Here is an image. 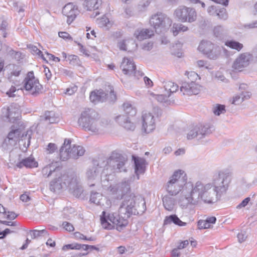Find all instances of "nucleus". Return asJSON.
I'll list each match as a JSON object with an SVG mask.
<instances>
[{
	"mask_svg": "<svg viewBox=\"0 0 257 257\" xmlns=\"http://www.w3.org/2000/svg\"><path fill=\"white\" fill-rule=\"evenodd\" d=\"M123 200L118 209V213H110L106 215L103 211L100 216L101 223L104 229H116L120 231L128 223V218L132 215H142L146 210V202L140 196L134 194L122 195Z\"/></svg>",
	"mask_w": 257,
	"mask_h": 257,
	"instance_id": "1",
	"label": "nucleus"
},
{
	"mask_svg": "<svg viewBox=\"0 0 257 257\" xmlns=\"http://www.w3.org/2000/svg\"><path fill=\"white\" fill-rule=\"evenodd\" d=\"M45 178H53L50 182V190L53 192L68 188L69 191L76 197H79L83 191L80 178L74 172H67L57 162L52 163L42 170Z\"/></svg>",
	"mask_w": 257,
	"mask_h": 257,
	"instance_id": "2",
	"label": "nucleus"
},
{
	"mask_svg": "<svg viewBox=\"0 0 257 257\" xmlns=\"http://www.w3.org/2000/svg\"><path fill=\"white\" fill-rule=\"evenodd\" d=\"M127 160L126 158L121 154L112 152L111 156L106 159V161L102 159L94 160L92 161V165L90 166L86 172V177L89 181L94 182L98 180L103 167L102 164H104V170H110V172H126V169L125 164Z\"/></svg>",
	"mask_w": 257,
	"mask_h": 257,
	"instance_id": "3",
	"label": "nucleus"
},
{
	"mask_svg": "<svg viewBox=\"0 0 257 257\" xmlns=\"http://www.w3.org/2000/svg\"><path fill=\"white\" fill-rule=\"evenodd\" d=\"M78 123L86 131L97 133L109 123L108 120L100 118L99 114L93 109L88 108L81 112Z\"/></svg>",
	"mask_w": 257,
	"mask_h": 257,
	"instance_id": "4",
	"label": "nucleus"
},
{
	"mask_svg": "<svg viewBox=\"0 0 257 257\" xmlns=\"http://www.w3.org/2000/svg\"><path fill=\"white\" fill-rule=\"evenodd\" d=\"M192 200L194 202H198L200 200L204 203L212 204L219 200L221 197L213 188L212 184H203L200 181H197L193 185Z\"/></svg>",
	"mask_w": 257,
	"mask_h": 257,
	"instance_id": "5",
	"label": "nucleus"
},
{
	"mask_svg": "<svg viewBox=\"0 0 257 257\" xmlns=\"http://www.w3.org/2000/svg\"><path fill=\"white\" fill-rule=\"evenodd\" d=\"M187 178L184 172L179 170L174 173L168 182L166 190L171 196H175L182 189L186 190Z\"/></svg>",
	"mask_w": 257,
	"mask_h": 257,
	"instance_id": "6",
	"label": "nucleus"
},
{
	"mask_svg": "<svg viewBox=\"0 0 257 257\" xmlns=\"http://www.w3.org/2000/svg\"><path fill=\"white\" fill-rule=\"evenodd\" d=\"M21 130L20 128H15V126L12 125L11 126V131L8 134L7 138L5 139L4 141L3 146H14L16 144L17 142L20 140V138H21L22 141L25 140H27V145L26 143L25 142L24 145L26 148L28 147L30 145V141L32 138L33 131L31 130H28L21 136Z\"/></svg>",
	"mask_w": 257,
	"mask_h": 257,
	"instance_id": "7",
	"label": "nucleus"
},
{
	"mask_svg": "<svg viewBox=\"0 0 257 257\" xmlns=\"http://www.w3.org/2000/svg\"><path fill=\"white\" fill-rule=\"evenodd\" d=\"M185 75L187 76V80L182 82L180 91L184 95L198 94L201 90V86L195 83L198 75L194 71L186 72Z\"/></svg>",
	"mask_w": 257,
	"mask_h": 257,
	"instance_id": "8",
	"label": "nucleus"
},
{
	"mask_svg": "<svg viewBox=\"0 0 257 257\" xmlns=\"http://www.w3.org/2000/svg\"><path fill=\"white\" fill-rule=\"evenodd\" d=\"M231 181V178L228 173L219 172L215 174L212 178V184L213 188L220 197L226 193Z\"/></svg>",
	"mask_w": 257,
	"mask_h": 257,
	"instance_id": "9",
	"label": "nucleus"
},
{
	"mask_svg": "<svg viewBox=\"0 0 257 257\" xmlns=\"http://www.w3.org/2000/svg\"><path fill=\"white\" fill-rule=\"evenodd\" d=\"M213 127L209 124L197 125L189 128L186 134L187 140L200 141L212 133Z\"/></svg>",
	"mask_w": 257,
	"mask_h": 257,
	"instance_id": "10",
	"label": "nucleus"
},
{
	"mask_svg": "<svg viewBox=\"0 0 257 257\" xmlns=\"http://www.w3.org/2000/svg\"><path fill=\"white\" fill-rule=\"evenodd\" d=\"M171 19L165 14L158 13L152 16L150 23L155 30L156 33L160 34L169 28L172 24Z\"/></svg>",
	"mask_w": 257,
	"mask_h": 257,
	"instance_id": "11",
	"label": "nucleus"
},
{
	"mask_svg": "<svg viewBox=\"0 0 257 257\" xmlns=\"http://www.w3.org/2000/svg\"><path fill=\"white\" fill-rule=\"evenodd\" d=\"M174 15L181 22L193 23L197 19V13L194 8L180 6L174 12Z\"/></svg>",
	"mask_w": 257,
	"mask_h": 257,
	"instance_id": "12",
	"label": "nucleus"
},
{
	"mask_svg": "<svg viewBox=\"0 0 257 257\" xmlns=\"http://www.w3.org/2000/svg\"><path fill=\"white\" fill-rule=\"evenodd\" d=\"M108 89L106 90L107 93L102 89L91 92L89 97L90 101L94 103L103 102L107 98L109 99L110 102L115 100L116 95L114 93L112 86L108 85Z\"/></svg>",
	"mask_w": 257,
	"mask_h": 257,
	"instance_id": "13",
	"label": "nucleus"
},
{
	"mask_svg": "<svg viewBox=\"0 0 257 257\" xmlns=\"http://www.w3.org/2000/svg\"><path fill=\"white\" fill-rule=\"evenodd\" d=\"M198 50L210 59L215 60L220 54V48L215 46L208 41H202L198 47Z\"/></svg>",
	"mask_w": 257,
	"mask_h": 257,
	"instance_id": "14",
	"label": "nucleus"
},
{
	"mask_svg": "<svg viewBox=\"0 0 257 257\" xmlns=\"http://www.w3.org/2000/svg\"><path fill=\"white\" fill-rule=\"evenodd\" d=\"M24 87L26 90L30 91L31 94L34 96L37 95L42 88L38 79L35 78L33 71L28 73L26 77L24 80Z\"/></svg>",
	"mask_w": 257,
	"mask_h": 257,
	"instance_id": "15",
	"label": "nucleus"
},
{
	"mask_svg": "<svg viewBox=\"0 0 257 257\" xmlns=\"http://www.w3.org/2000/svg\"><path fill=\"white\" fill-rule=\"evenodd\" d=\"M182 193H183V195L179 199V204L182 208H187L190 204L194 205L198 203H194L192 200L193 184L191 182L186 184V190L183 189Z\"/></svg>",
	"mask_w": 257,
	"mask_h": 257,
	"instance_id": "16",
	"label": "nucleus"
},
{
	"mask_svg": "<svg viewBox=\"0 0 257 257\" xmlns=\"http://www.w3.org/2000/svg\"><path fill=\"white\" fill-rule=\"evenodd\" d=\"M252 59V56L249 53H243L238 55L233 62L232 68L238 71H242L247 67Z\"/></svg>",
	"mask_w": 257,
	"mask_h": 257,
	"instance_id": "17",
	"label": "nucleus"
},
{
	"mask_svg": "<svg viewBox=\"0 0 257 257\" xmlns=\"http://www.w3.org/2000/svg\"><path fill=\"white\" fill-rule=\"evenodd\" d=\"M2 112L6 118V121L11 123H15L19 119L20 112L17 104H12L7 108H3Z\"/></svg>",
	"mask_w": 257,
	"mask_h": 257,
	"instance_id": "18",
	"label": "nucleus"
},
{
	"mask_svg": "<svg viewBox=\"0 0 257 257\" xmlns=\"http://www.w3.org/2000/svg\"><path fill=\"white\" fill-rule=\"evenodd\" d=\"M142 130L147 134L152 132L156 127L154 116L150 112L143 113L142 116Z\"/></svg>",
	"mask_w": 257,
	"mask_h": 257,
	"instance_id": "19",
	"label": "nucleus"
},
{
	"mask_svg": "<svg viewBox=\"0 0 257 257\" xmlns=\"http://www.w3.org/2000/svg\"><path fill=\"white\" fill-rule=\"evenodd\" d=\"M62 14L67 17V22L69 25L75 19L79 14L77 7L72 4L69 3L66 5L62 9Z\"/></svg>",
	"mask_w": 257,
	"mask_h": 257,
	"instance_id": "20",
	"label": "nucleus"
},
{
	"mask_svg": "<svg viewBox=\"0 0 257 257\" xmlns=\"http://www.w3.org/2000/svg\"><path fill=\"white\" fill-rule=\"evenodd\" d=\"M120 68L124 74L137 76L136 67L133 61L126 58H124L120 65Z\"/></svg>",
	"mask_w": 257,
	"mask_h": 257,
	"instance_id": "21",
	"label": "nucleus"
},
{
	"mask_svg": "<svg viewBox=\"0 0 257 257\" xmlns=\"http://www.w3.org/2000/svg\"><path fill=\"white\" fill-rule=\"evenodd\" d=\"M116 121L127 130L134 131L136 127L135 124L132 122L130 117L124 114L117 116Z\"/></svg>",
	"mask_w": 257,
	"mask_h": 257,
	"instance_id": "22",
	"label": "nucleus"
},
{
	"mask_svg": "<svg viewBox=\"0 0 257 257\" xmlns=\"http://www.w3.org/2000/svg\"><path fill=\"white\" fill-rule=\"evenodd\" d=\"M71 141L70 140L65 139L63 146L60 149L59 155L60 159L65 161L69 158H71L70 153Z\"/></svg>",
	"mask_w": 257,
	"mask_h": 257,
	"instance_id": "23",
	"label": "nucleus"
},
{
	"mask_svg": "<svg viewBox=\"0 0 257 257\" xmlns=\"http://www.w3.org/2000/svg\"><path fill=\"white\" fill-rule=\"evenodd\" d=\"M135 163V173L137 176L138 179H139V175L145 172V160L139 157H133Z\"/></svg>",
	"mask_w": 257,
	"mask_h": 257,
	"instance_id": "24",
	"label": "nucleus"
},
{
	"mask_svg": "<svg viewBox=\"0 0 257 257\" xmlns=\"http://www.w3.org/2000/svg\"><path fill=\"white\" fill-rule=\"evenodd\" d=\"M41 121H45L49 123H57L59 121V117L52 111H46L43 115L40 116Z\"/></svg>",
	"mask_w": 257,
	"mask_h": 257,
	"instance_id": "25",
	"label": "nucleus"
},
{
	"mask_svg": "<svg viewBox=\"0 0 257 257\" xmlns=\"http://www.w3.org/2000/svg\"><path fill=\"white\" fill-rule=\"evenodd\" d=\"M38 165L37 162L35 161V159L31 157H28L22 161L18 162L16 164V166L19 168H22L25 166L27 168H33L37 167Z\"/></svg>",
	"mask_w": 257,
	"mask_h": 257,
	"instance_id": "26",
	"label": "nucleus"
},
{
	"mask_svg": "<svg viewBox=\"0 0 257 257\" xmlns=\"http://www.w3.org/2000/svg\"><path fill=\"white\" fill-rule=\"evenodd\" d=\"M172 223L180 226L186 225V223L182 221L176 214L166 216L164 219V225L170 224Z\"/></svg>",
	"mask_w": 257,
	"mask_h": 257,
	"instance_id": "27",
	"label": "nucleus"
},
{
	"mask_svg": "<svg viewBox=\"0 0 257 257\" xmlns=\"http://www.w3.org/2000/svg\"><path fill=\"white\" fill-rule=\"evenodd\" d=\"M101 5V0H84L83 4L84 8L90 11L98 9Z\"/></svg>",
	"mask_w": 257,
	"mask_h": 257,
	"instance_id": "28",
	"label": "nucleus"
},
{
	"mask_svg": "<svg viewBox=\"0 0 257 257\" xmlns=\"http://www.w3.org/2000/svg\"><path fill=\"white\" fill-rule=\"evenodd\" d=\"M135 35L138 40L142 41L151 38L154 35V31L149 29H143L140 31H138L137 32H136Z\"/></svg>",
	"mask_w": 257,
	"mask_h": 257,
	"instance_id": "29",
	"label": "nucleus"
},
{
	"mask_svg": "<svg viewBox=\"0 0 257 257\" xmlns=\"http://www.w3.org/2000/svg\"><path fill=\"white\" fill-rule=\"evenodd\" d=\"M170 195H166L163 198V205L165 208L168 211H172L176 204V200Z\"/></svg>",
	"mask_w": 257,
	"mask_h": 257,
	"instance_id": "30",
	"label": "nucleus"
},
{
	"mask_svg": "<svg viewBox=\"0 0 257 257\" xmlns=\"http://www.w3.org/2000/svg\"><path fill=\"white\" fill-rule=\"evenodd\" d=\"M71 158L77 159L79 156H82L85 153V150L82 146L74 145L70 149Z\"/></svg>",
	"mask_w": 257,
	"mask_h": 257,
	"instance_id": "31",
	"label": "nucleus"
},
{
	"mask_svg": "<svg viewBox=\"0 0 257 257\" xmlns=\"http://www.w3.org/2000/svg\"><path fill=\"white\" fill-rule=\"evenodd\" d=\"M177 84H175L172 81H167L164 82V88L168 96H170L172 93L176 92L178 89Z\"/></svg>",
	"mask_w": 257,
	"mask_h": 257,
	"instance_id": "32",
	"label": "nucleus"
},
{
	"mask_svg": "<svg viewBox=\"0 0 257 257\" xmlns=\"http://www.w3.org/2000/svg\"><path fill=\"white\" fill-rule=\"evenodd\" d=\"M122 107L125 114L127 115V116L133 117L136 114L137 109L131 104L128 102L124 103Z\"/></svg>",
	"mask_w": 257,
	"mask_h": 257,
	"instance_id": "33",
	"label": "nucleus"
},
{
	"mask_svg": "<svg viewBox=\"0 0 257 257\" xmlns=\"http://www.w3.org/2000/svg\"><path fill=\"white\" fill-rule=\"evenodd\" d=\"M151 95L159 102L164 103L166 104H170L173 103V101L168 100V98L170 96H168V94L166 93L164 94H155L152 93Z\"/></svg>",
	"mask_w": 257,
	"mask_h": 257,
	"instance_id": "34",
	"label": "nucleus"
},
{
	"mask_svg": "<svg viewBox=\"0 0 257 257\" xmlns=\"http://www.w3.org/2000/svg\"><path fill=\"white\" fill-rule=\"evenodd\" d=\"M214 35L219 39H223L226 35V30L221 26H217L214 29Z\"/></svg>",
	"mask_w": 257,
	"mask_h": 257,
	"instance_id": "35",
	"label": "nucleus"
},
{
	"mask_svg": "<svg viewBox=\"0 0 257 257\" xmlns=\"http://www.w3.org/2000/svg\"><path fill=\"white\" fill-rule=\"evenodd\" d=\"M225 45L231 49H235L237 51H240L243 47L242 44L234 40L226 41L225 43Z\"/></svg>",
	"mask_w": 257,
	"mask_h": 257,
	"instance_id": "36",
	"label": "nucleus"
},
{
	"mask_svg": "<svg viewBox=\"0 0 257 257\" xmlns=\"http://www.w3.org/2000/svg\"><path fill=\"white\" fill-rule=\"evenodd\" d=\"M102 196L97 192H92L90 195V201L97 205L101 204L100 200L102 199Z\"/></svg>",
	"mask_w": 257,
	"mask_h": 257,
	"instance_id": "37",
	"label": "nucleus"
},
{
	"mask_svg": "<svg viewBox=\"0 0 257 257\" xmlns=\"http://www.w3.org/2000/svg\"><path fill=\"white\" fill-rule=\"evenodd\" d=\"M173 29H175L173 30V34L174 36L177 35L180 31L185 32L188 30L187 27L180 24H174L173 25Z\"/></svg>",
	"mask_w": 257,
	"mask_h": 257,
	"instance_id": "38",
	"label": "nucleus"
},
{
	"mask_svg": "<svg viewBox=\"0 0 257 257\" xmlns=\"http://www.w3.org/2000/svg\"><path fill=\"white\" fill-rule=\"evenodd\" d=\"M213 112L216 115L224 113L226 112L225 105L219 104H216L213 108Z\"/></svg>",
	"mask_w": 257,
	"mask_h": 257,
	"instance_id": "39",
	"label": "nucleus"
},
{
	"mask_svg": "<svg viewBox=\"0 0 257 257\" xmlns=\"http://www.w3.org/2000/svg\"><path fill=\"white\" fill-rule=\"evenodd\" d=\"M132 43V44L134 43L133 40L132 39H128V40H123L120 41L117 43V47L120 50L122 51H126V45L128 44Z\"/></svg>",
	"mask_w": 257,
	"mask_h": 257,
	"instance_id": "40",
	"label": "nucleus"
},
{
	"mask_svg": "<svg viewBox=\"0 0 257 257\" xmlns=\"http://www.w3.org/2000/svg\"><path fill=\"white\" fill-rule=\"evenodd\" d=\"M82 249V244L77 243H73L71 244H68L63 246L62 249L63 250H67L68 249Z\"/></svg>",
	"mask_w": 257,
	"mask_h": 257,
	"instance_id": "41",
	"label": "nucleus"
},
{
	"mask_svg": "<svg viewBox=\"0 0 257 257\" xmlns=\"http://www.w3.org/2000/svg\"><path fill=\"white\" fill-rule=\"evenodd\" d=\"M31 231L33 232V233L32 234V237L33 238H35L40 236H44L49 235L48 231L45 229H42L40 230H34Z\"/></svg>",
	"mask_w": 257,
	"mask_h": 257,
	"instance_id": "42",
	"label": "nucleus"
},
{
	"mask_svg": "<svg viewBox=\"0 0 257 257\" xmlns=\"http://www.w3.org/2000/svg\"><path fill=\"white\" fill-rule=\"evenodd\" d=\"M9 24L6 21H3L0 26V31L3 34L4 38L7 37V31L8 30Z\"/></svg>",
	"mask_w": 257,
	"mask_h": 257,
	"instance_id": "43",
	"label": "nucleus"
},
{
	"mask_svg": "<svg viewBox=\"0 0 257 257\" xmlns=\"http://www.w3.org/2000/svg\"><path fill=\"white\" fill-rule=\"evenodd\" d=\"M122 193H127L130 190V186L128 181L122 182L121 184Z\"/></svg>",
	"mask_w": 257,
	"mask_h": 257,
	"instance_id": "44",
	"label": "nucleus"
},
{
	"mask_svg": "<svg viewBox=\"0 0 257 257\" xmlns=\"http://www.w3.org/2000/svg\"><path fill=\"white\" fill-rule=\"evenodd\" d=\"M216 15L218 17L219 19L222 20H226L227 18V15L226 13V10L224 9H221L218 13H216Z\"/></svg>",
	"mask_w": 257,
	"mask_h": 257,
	"instance_id": "45",
	"label": "nucleus"
},
{
	"mask_svg": "<svg viewBox=\"0 0 257 257\" xmlns=\"http://www.w3.org/2000/svg\"><path fill=\"white\" fill-rule=\"evenodd\" d=\"M198 226L199 229H205L210 228L211 225H209L205 220H200L198 222Z\"/></svg>",
	"mask_w": 257,
	"mask_h": 257,
	"instance_id": "46",
	"label": "nucleus"
},
{
	"mask_svg": "<svg viewBox=\"0 0 257 257\" xmlns=\"http://www.w3.org/2000/svg\"><path fill=\"white\" fill-rule=\"evenodd\" d=\"M243 101V98H242L241 95H236L233 97L232 103L235 105H238Z\"/></svg>",
	"mask_w": 257,
	"mask_h": 257,
	"instance_id": "47",
	"label": "nucleus"
},
{
	"mask_svg": "<svg viewBox=\"0 0 257 257\" xmlns=\"http://www.w3.org/2000/svg\"><path fill=\"white\" fill-rule=\"evenodd\" d=\"M57 150L56 145L54 143H49L47 146V151L49 154H52Z\"/></svg>",
	"mask_w": 257,
	"mask_h": 257,
	"instance_id": "48",
	"label": "nucleus"
},
{
	"mask_svg": "<svg viewBox=\"0 0 257 257\" xmlns=\"http://www.w3.org/2000/svg\"><path fill=\"white\" fill-rule=\"evenodd\" d=\"M62 225L63 226L64 228H65L67 231H72L74 230L73 226L68 222H64Z\"/></svg>",
	"mask_w": 257,
	"mask_h": 257,
	"instance_id": "49",
	"label": "nucleus"
},
{
	"mask_svg": "<svg viewBox=\"0 0 257 257\" xmlns=\"http://www.w3.org/2000/svg\"><path fill=\"white\" fill-rule=\"evenodd\" d=\"M247 237L246 233L245 231H241L237 234V238L239 242H242L246 239Z\"/></svg>",
	"mask_w": 257,
	"mask_h": 257,
	"instance_id": "50",
	"label": "nucleus"
},
{
	"mask_svg": "<svg viewBox=\"0 0 257 257\" xmlns=\"http://www.w3.org/2000/svg\"><path fill=\"white\" fill-rule=\"evenodd\" d=\"M5 47L6 48V51H7L8 54L10 55L11 56H13L14 55H17L19 54V52L15 51L14 50H13L12 48L10 47L8 45H5Z\"/></svg>",
	"mask_w": 257,
	"mask_h": 257,
	"instance_id": "51",
	"label": "nucleus"
},
{
	"mask_svg": "<svg viewBox=\"0 0 257 257\" xmlns=\"http://www.w3.org/2000/svg\"><path fill=\"white\" fill-rule=\"evenodd\" d=\"M250 200V197H247L242 201V202L237 206V209H240L241 207H245Z\"/></svg>",
	"mask_w": 257,
	"mask_h": 257,
	"instance_id": "52",
	"label": "nucleus"
},
{
	"mask_svg": "<svg viewBox=\"0 0 257 257\" xmlns=\"http://www.w3.org/2000/svg\"><path fill=\"white\" fill-rule=\"evenodd\" d=\"M59 36L64 39H72V37L70 36L69 33L65 32H59Z\"/></svg>",
	"mask_w": 257,
	"mask_h": 257,
	"instance_id": "53",
	"label": "nucleus"
},
{
	"mask_svg": "<svg viewBox=\"0 0 257 257\" xmlns=\"http://www.w3.org/2000/svg\"><path fill=\"white\" fill-rule=\"evenodd\" d=\"M153 47V43L152 42H148L147 43H144L143 45V49L146 51L151 50Z\"/></svg>",
	"mask_w": 257,
	"mask_h": 257,
	"instance_id": "54",
	"label": "nucleus"
},
{
	"mask_svg": "<svg viewBox=\"0 0 257 257\" xmlns=\"http://www.w3.org/2000/svg\"><path fill=\"white\" fill-rule=\"evenodd\" d=\"M70 63H77L79 58L77 56L74 55H69L68 58Z\"/></svg>",
	"mask_w": 257,
	"mask_h": 257,
	"instance_id": "55",
	"label": "nucleus"
},
{
	"mask_svg": "<svg viewBox=\"0 0 257 257\" xmlns=\"http://www.w3.org/2000/svg\"><path fill=\"white\" fill-rule=\"evenodd\" d=\"M77 90V87L76 86H74L71 88H68L66 89V93L68 94L69 95L73 94L75 92H76Z\"/></svg>",
	"mask_w": 257,
	"mask_h": 257,
	"instance_id": "56",
	"label": "nucleus"
},
{
	"mask_svg": "<svg viewBox=\"0 0 257 257\" xmlns=\"http://www.w3.org/2000/svg\"><path fill=\"white\" fill-rule=\"evenodd\" d=\"M16 88L15 86H12L9 91H7V94L9 97H14L15 96V94H14V92L16 91Z\"/></svg>",
	"mask_w": 257,
	"mask_h": 257,
	"instance_id": "57",
	"label": "nucleus"
},
{
	"mask_svg": "<svg viewBox=\"0 0 257 257\" xmlns=\"http://www.w3.org/2000/svg\"><path fill=\"white\" fill-rule=\"evenodd\" d=\"M216 11V7L213 6L209 7L207 9V12L210 15H214Z\"/></svg>",
	"mask_w": 257,
	"mask_h": 257,
	"instance_id": "58",
	"label": "nucleus"
},
{
	"mask_svg": "<svg viewBox=\"0 0 257 257\" xmlns=\"http://www.w3.org/2000/svg\"><path fill=\"white\" fill-rule=\"evenodd\" d=\"M78 46H79V50L81 52L83 53L84 55L86 56H89V51L86 50L82 45L81 44H78Z\"/></svg>",
	"mask_w": 257,
	"mask_h": 257,
	"instance_id": "59",
	"label": "nucleus"
},
{
	"mask_svg": "<svg viewBox=\"0 0 257 257\" xmlns=\"http://www.w3.org/2000/svg\"><path fill=\"white\" fill-rule=\"evenodd\" d=\"M179 249L178 247L173 249L171 252L172 257H179L180 255V253L179 251Z\"/></svg>",
	"mask_w": 257,
	"mask_h": 257,
	"instance_id": "60",
	"label": "nucleus"
},
{
	"mask_svg": "<svg viewBox=\"0 0 257 257\" xmlns=\"http://www.w3.org/2000/svg\"><path fill=\"white\" fill-rule=\"evenodd\" d=\"M144 82L147 86L148 87H151L153 85L152 81L148 77L145 76L144 78Z\"/></svg>",
	"mask_w": 257,
	"mask_h": 257,
	"instance_id": "61",
	"label": "nucleus"
},
{
	"mask_svg": "<svg viewBox=\"0 0 257 257\" xmlns=\"http://www.w3.org/2000/svg\"><path fill=\"white\" fill-rule=\"evenodd\" d=\"M244 27L245 28H248V29H252V28H257V21H255V22L251 23L250 24L245 25Z\"/></svg>",
	"mask_w": 257,
	"mask_h": 257,
	"instance_id": "62",
	"label": "nucleus"
},
{
	"mask_svg": "<svg viewBox=\"0 0 257 257\" xmlns=\"http://www.w3.org/2000/svg\"><path fill=\"white\" fill-rule=\"evenodd\" d=\"M241 182L242 186H244L246 188L248 189L251 186V183L248 182L244 178L242 179Z\"/></svg>",
	"mask_w": 257,
	"mask_h": 257,
	"instance_id": "63",
	"label": "nucleus"
},
{
	"mask_svg": "<svg viewBox=\"0 0 257 257\" xmlns=\"http://www.w3.org/2000/svg\"><path fill=\"white\" fill-rule=\"evenodd\" d=\"M189 244V241L187 240L182 241L177 247L179 249L185 248Z\"/></svg>",
	"mask_w": 257,
	"mask_h": 257,
	"instance_id": "64",
	"label": "nucleus"
}]
</instances>
